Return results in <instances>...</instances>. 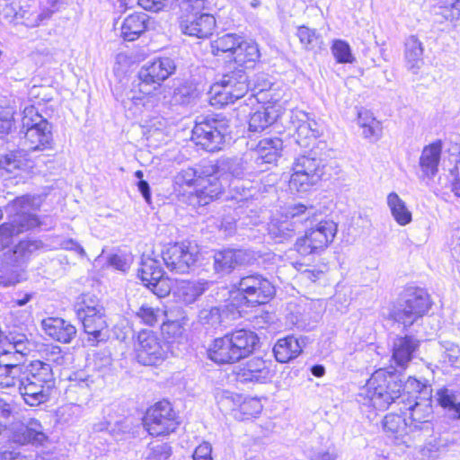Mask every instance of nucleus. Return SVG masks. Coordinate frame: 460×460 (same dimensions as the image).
Masks as SVG:
<instances>
[{
	"instance_id": "1",
	"label": "nucleus",
	"mask_w": 460,
	"mask_h": 460,
	"mask_svg": "<svg viewBox=\"0 0 460 460\" xmlns=\"http://www.w3.org/2000/svg\"><path fill=\"white\" fill-rule=\"evenodd\" d=\"M53 374L49 364L40 360L28 366L0 357V386H18L24 402L31 406L45 402L53 386Z\"/></svg>"
},
{
	"instance_id": "2",
	"label": "nucleus",
	"mask_w": 460,
	"mask_h": 460,
	"mask_svg": "<svg viewBox=\"0 0 460 460\" xmlns=\"http://www.w3.org/2000/svg\"><path fill=\"white\" fill-rule=\"evenodd\" d=\"M222 172L219 164L209 163L200 171L192 167L182 169L176 176L178 199L193 209L205 207L224 193Z\"/></svg>"
},
{
	"instance_id": "3",
	"label": "nucleus",
	"mask_w": 460,
	"mask_h": 460,
	"mask_svg": "<svg viewBox=\"0 0 460 460\" xmlns=\"http://www.w3.org/2000/svg\"><path fill=\"white\" fill-rule=\"evenodd\" d=\"M276 296V287L260 273L243 276L232 286L228 297L222 308L214 307L210 310L213 314H240L248 308H256L270 304Z\"/></svg>"
},
{
	"instance_id": "4",
	"label": "nucleus",
	"mask_w": 460,
	"mask_h": 460,
	"mask_svg": "<svg viewBox=\"0 0 460 460\" xmlns=\"http://www.w3.org/2000/svg\"><path fill=\"white\" fill-rule=\"evenodd\" d=\"M210 52L243 75L246 70L254 68L261 59L258 44L236 33H226L216 38L210 42Z\"/></svg>"
},
{
	"instance_id": "5",
	"label": "nucleus",
	"mask_w": 460,
	"mask_h": 460,
	"mask_svg": "<svg viewBox=\"0 0 460 460\" xmlns=\"http://www.w3.org/2000/svg\"><path fill=\"white\" fill-rule=\"evenodd\" d=\"M259 347V336L252 331L241 329L215 339L208 354L217 364H234L253 354Z\"/></svg>"
},
{
	"instance_id": "6",
	"label": "nucleus",
	"mask_w": 460,
	"mask_h": 460,
	"mask_svg": "<svg viewBox=\"0 0 460 460\" xmlns=\"http://www.w3.org/2000/svg\"><path fill=\"white\" fill-rule=\"evenodd\" d=\"M181 32L188 37L208 40L217 28L216 16L209 12V0H176Z\"/></svg>"
},
{
	"instance_id": "7",
	"label": "nucleus",
	"mask_w": 460,
	"mask_h": 460,
	"mask_svg": "<svg viewBox=\"0 0 460 460\" xmlns=\"http://www.w3.org/2000/svg\"><path fill=\"white\" fill-rule=\"evenodd\" d=\"M251 112L248 118V130L262 133L273 127L286 112V105L276 90H261L246 100Z\"/></svg>"
},
{
	"instance_id": "8",
	"label": "nucleus",
	"mask_w": 460,
	"mask_h": 460,
	"mask_svg": "<svg viewBox=\"0 0 460 460\" xmlns=\"http://www.w3.org/2000/svg\"><path fill=\"white\" fill-rule=\"evenodd\" d=\"M402 384L394 372L380 368L372 374L358 394L359 402L385 411L400 398Z\"/></svg>"
},
{
	"instance_id": "9",
	"label": "nucleus",
	"mask_w": 460,
	"mask_h": 460,
	"mask_svg": "<svg viewBox=\"0 0 460 460\" xmlns=\"http://www.w3.org/2000/svg\"><path fill=\"white\" fill-rule=\"evenodd\" d=\"M176 66L168 57H158L144 65L138 74V84L134 90V101H144L152 98L164 81L175 73Z\"/></svg>"
},
{
	"instance_id": "10",
	"label": "nucleus",
	"mask_w": 460,
	"mask_h": 460,
	"mask_svg": "<svg viewBox=\"0 0 460 460\" xmlns=\"http://www.w3.org/2000/svg\"><path fill=\"white\" fill-rule=\"evenodd\" d=\"M338 233L337 224L331 219H322L306 227L303 234L296 237L293 250L299 256L320 254L326 251L333 243Z\"/></svg>"
},
{
	"instance_id": "11",
	"label": "nucleus",
	"mask_w": 460,
	"mask_h": 460,
	"mask_svg": "<svg viewBox=\"0 0 460 460\" xmlns=\"http://www.w3.org/2000/svg\"><path fill=\"white\" fill-rule=\"evenodd\" d=\"M228 135L229 124L226 118L207 116L195 122L190 140L198 148L214 153L223 149Z\"/></svg>"
},
{
	"instance_id": "12",
	"label": "nucleus",
	"mask_w": 460,
	"mask_h": 460,
	"mask_svg": "<svg viewBox=\"0 0 460 460\" xmlns=\"http://www.w3.org/2000/svg\"><path fill=\"white\" fill-rule=\"evenodd\" d=\"M161 259L172 273H189L196 267L199 250L196 243L188 239L169 242L163 245Z\"/></svg>"
},
{
	"instance_id": "13",
	"label": "nucleus",
	"mask_w": 460,
	"mask_h": 460,
	"mask_svg": "<svg viewBox=\"0 0 460 460\" xmlns=\"http://www.w3.org/2000/svg\"><path fill=\"white\" fill-rule=\"evenodd\" d=\"M249 91L245 75L231 72L223 75L209 90V103L217 108L233 104L243 98Z\"/></svg>"
},
{
	"instance_id": "14",
	"label": "nucleus",
	"mask_w": 460,
	"mask_h": 460,
	"mask_svg": "<svg viewBox=\"0 0 460 460\" xmlns=\"http://www.w3.org/2000/svg\"><path fill=\"white\" fill-rule=\"evenodd\" d=\"M8 206L14 211V218L5 223L15 236L41 226V218L36 213L40 205L35 202L34 196L24 194L15 197Z\"/></svg>"
},
{
	"instance_id": "15",
	"label": "nucleus",
	"mask_w": 460,
	"mask_h": 460,
	"mask_svg": "<svg viewBox=\"0 0 460 460\" xmlns=\"http://www.w3.org/2000/svg\"><path fill=\"white\" fill-rule=\"evenodd\" d=\"M324 174L325 165L321 159L300 155L293 164L288 186L296 191H308L323 181Z\"/></svg>"
},
{
	"instance_id": "16",
	"label": "nucleus",
	"mask_w": 460,
	"mask_h": 460,
	"mask_svg": "<svg viewBox=\"0 0 460 460\" xmlns=\"http://www.w3.org/2000/svg\"><path fill=\"white\" fill-rule=\"evenodd\" d=\"M137 277L142 285L159 297L167 296L173 287L169 277L155 259L146 257L141 260Z\"/></svg>"
},
{
	"instance_id": "17",
	"label": "nucleus",
	"mask_w": 460,
	"mask_h": 460,
	"mask_svg": "<svg viewBox=\"0 0 460 460\" xmlns=\"http://www.w3.org/2000/svg\"><path fill=\"white\" fill-rule=\"evenodd\" d=\"M144 425L151 436H167L179 425L177 416L168 401H161L148 409Z\"/></svg>"
},
{
	"instance_id": "18",
	"label": "nucleus",
	"mask_w": 460,
	"mask_h": 460,
	"mask_svg": "<svg viewBox=\"0 0 460 460\" xmlns=\"http://www.w3.org/2000/svg\"><path fill=\"white\" fill-rule=\"evenodd\" d=\"M35 115L38 120L27 125L22 144L28 152L51 149L53 144L51 126L46 119L37 113Z\"/></svg>"
},
{
	"instance_id": "19",
	"label": "nucleus",
	"mask_w": 460,
	"mask_h": 460,
	"mask_svg": "<svg viewBox=\"0 0 460 460\" xmlns=\"http://www.w3.org/2000/svg\"><path fill=\"white\" fill-rule=\"evenodd\" d=\"M168 347L162 344L157 336L149 331L140 332L136 348L137 358L143 365H155L164 360Z\"/></svg>"
},
{
	"instance_id": "20",
	"label": "nucleus",
	"mask_w": 460,
	"mask_h": 460,
	"mask_svg": "<svg viewBox=\"0 0 460 460\" xmlns=\"http://www.w3.org/2000/svg\"><path fill=\"white\" fill-rule=\"evenodd\" d=\"M151 18L145 13L135 11L121 22L119 37L125 42H134L144 36L150 29Z\"/></svg>"
},
{
	"instance_id": "21",
	"label": "nucleus",
	"mask_w": 460,
	"mask_h": 460,
	"mask_svg": "<svg viewBox=\"0 0 460 460\" xmlns=\"http://www.w3.org/2000/svg\"><path fill=\"white\" fill-rule=\"evenodd\" d=\"M401 299L404 303L402 312L406 316H423L431 306L428 292L419 287H407Z\"/></svg>"
},
{
	"instance_id": "22",
	"label": "nucleus",
	"mask_w": 460,
	"mask_h": 460,
	"mask_svg": "<svg viewBox=\"0 0 460 460\" xmlns=\"http://www.w3.org/2000/svg\"><path fill=\"white\" fill-rule=\"evenodd\" d=\"M284 141L279 137L261 138L252 149L254 160L258 164L276 166L282 156Z\"/></svg>"
},
{
	"instance_id": "23",
	"label": "nucleus",
	"mask_w": 460,
	"mask_h": 460,
	"mask_svg": "<svg viewBox=\"0 0 460 460\" xmlns=\"http://www.w3.org/2000/svg\"><path fill=\"white\" fill-rule=\"evenodd\" d=\"M10 432L11 439L19 445H40L47 438L41 425L36 420H30L28 424L14 423Z\"/></svg>"
},
{
	"instance_id": "24",
	"label": "nucleus",
	"mask_w": 460,
	"mask_h": 460,
	"mask_svg": "<svg viewBox=\"0 0 460 460\" xmlns=\"http://www.w3.org/2000/svg\"><path fill=\"white\" fill-rule=\"evenodd\" d=\"M235 374L237 379L244 383H264L271 376L269 364L261 358H251Z\"/></svg>"
},
{
	"instance_id": "25",
	"label": "nucleus",
	"mask_w": 460,
	"mask_h": 460,
	"mask_svg": "<svg viewBox=\"0 0 460 460\" xmlns=\"http://www.w3.org/2000/svg\"><path fill=\"white\" fill-rule=\"evenodd\" d=\"M5 339L8 347L0 353V357H6L14 362L19 363L20 359L34 349L33 342L23 333L9 332Z\"/></svg>"
},
{
	"instance_id": "26",
	"label": "nucleus",
	"mask_w": 460,
	"mask_h": 460,
	"mask_svg": "<svg viewBox=\"0 0 460 460\" xmlns=\"http://www.w3.org/2000/svg\"><path fill=\"white\" fill-rule=\"evenodd\" d=\"M42 328L47 335L59 342L68 343L76 334V327L64 318H43Z\"/></svg>"
},
{
	"instance_id": "27",
	"label": "nucleus",
	"mask_w": 460,
	"mask_h": 460,
	"mask_svg": "<svg viewBox=\"0 0 460 460\" xmlns=\"http://www.w3.org/2000/svg\"><path fill=\"white\" fill-rule=\"evenodd\" d=\"M443 142L440 139H438L423 147L419 164L426 177H433L438 172Z\"/></svg>"
},
{
	"instance_id": "28",
	"label": "nucleus",
	"mask_w": 460,
	"mask_h": 460,
	"mask_svg": "<svg viewBox=\"0 0 460 460\" xmlns=\"http://www.w3.org/2000/svg\"><path fill=\"white\" fill-rule=\"evenodd\" d=\"M384 430L394 438L396 443H402L409 446L411 441V426L406 419L397 414H387L383 420Z\"/></svg>"
},
{
	"instance_id": "29",
	"label": "nucleus",
	"mask_w": 460,
	"mask_h": 460,
	"mask_svg": "<svg viewBox=\"0 0 460 460\" xmlns=\"http://www.w3.org/2000/svg\"><path fill=\"white\" fill-rule=\"evenodd\" d=\"M243 252L236 249H224L214 256L213 268L217 273L228 274L243 263Z\"/></svg>"
},
{
	"instance_id": "30",
	"label": "nucleus",
	"mask_w": 460,
	"mask_h": 460,
	"mask_svg": "<svg viewBox=\"0 0 460 460\" xmlns=\"http://www.w3.org/2000/svg\"><path fill=\"white\" fill-rule=\"evenodd\" d=\"M418 348L419 341L413 337L398 338L394 342L393 360L398 367L405 368Z\"/></svg>"
},
{
	"instance_id": "31",
	"label": "nucleus",
	"mask_w": 460,
	"mask_h": 460,
	"mask_svg": "<svg viewBox=\"0 0 460 460\" xmlns=\"http://www.w3.org/2000/svg\"><path fill=\"white\" fill-rule=\"evenodd\" d=\"M27 166V154L23 150H12L0 156V171L11 177L18 176Z\"/></svg>"
},
{
	"instance_id": "32",
	"label": "nucleus",
	"mask_w": 460,
	"mask_h": 460,
	"mask_svg": "<svg viewBox=\"0 0 460 460\" xmlns=\"http://www.w3.org/2000/svg\"><path fill=\"white\" fill-rule=\"evenodd\" d=\"M301 352L299 340L292 335L279 339L273 347L275 358L279 363H287L297 358Z\"/></svg>"
},
{
	"instance_id": "33",
	"label": "nucleus",
	"mask_w": 460,
	"mask_h": 460,
	"mask_svg": "<svg viewBox=\"0 0 460 460\" xmlns=\"http://www.w3.org/2000/svg\"><path fill=\"white\" fill-rule=\"evenodd\" d=\"M292 267L310 281L321 280L327 271L324 262H315L314 259L305 260V257L295 260L291 262Z\"/></svg>"
},
{
	"instance_id": "34",
	"label": "nucleus",
	"mask_w": 460,
	"mask_h": 460,
	"mask_svg": "<svg viewBox=\"0 0 460 460\" xmlns=\"http://www.w3.org/2000/svg\"><path fill=\"white\" fill-rule=\"evenodd\" d=\"M208 287V282L206 280H182L178 286L177 296L182 304L190 305L194 303Z\"/></svg>"
},
{
	"instance_id": "35",
	"label": "nucleus",
	"mask_w": 460,
	"mask_h": 460,
	"mask_svg": "<svg viewBox=\"0 0 460 460\" xmlns=\"http://www.w3.org/2000/svg\"><path fill=\"white\" fill-rule=\"evenodd\" d=\"M358 125L365 138L377 140L383 133L381 121L377 120L368 110H360L358 113Z\"/></svg>"
},
{
	"instance_id": "36",
	"label": "nucleus",
	"mask_w": 460,
	"mask_h": 460,
	"mask_svg": "<svg viewBox=\"0 0 460 460\" xmlns=\"http://www.w3.org/2000/svg\"><path fill=\"white\" fill-rule=\"evenodd\" d=\"M387 204L394 220L400 226H406L411 221V213L400 197L392 192L387 196Z\"/></svg>"
},
{
	"instance_id": "37",
	"label": "nucleus",
	"mask_w": 460,
	"mask_h": 460,
	"mask_svg": "<svg viewBox=\"0 0 460 460\" xmlns=\"http://www.w3.org/2000/svg\"><path fill=\"white\" fill-rule=\"evenodd\" d=\"M410 410V422L411 432L419 428V425L428 421L431 414V406L429 402L420 403L415 402L409 408Z\"/></svg>"
},
{
	"instance_id": "38",
	"label": "nucleus",
	"mask_w": 460,
	"mask_h": 460,
	"mask_svg": "<svg viewBox=\"0 0 460 460\" xmlns=\"http://www.w3.org/2000/svg\"><path fill=\"white\" fill-rule=\"evenodd\" d=\"M436 398L438 404L447 409L454 418L460 419V402H456V394L453 391L443 387L437 391Z\"/></svg>"
},
{
	"instance_id": "39",
	"label": "nucleus",
	"mask_w": 460,
	"mask_h": 460,
	"mask_svg": "<svg viewBox=\"0 0 460 460\" xmlns=\"http://www.w3.org/2000/svg\"><path fill=\"white\" fill-rule=\"evenodd\" d=\"M331 50L337 63L352 64L355 61L349 44L343 40H334Z\"/></svg>"
},
{
	"instance_id": "40",
	"label": "nucleus",
	"mask_w": 460,
	"mask_h": 460,
	"mask_svg": "<svg viewBox=\"0 0 460 460\" xmlns=\"http://www.w3.org/2000/svg\"><path fill=\"white\" fill-rule=\"evenodd\" d=\"M215 400L223 411H234V407L241 402V396L230 391L217 388L214 394Z\"/></svg>"
},
{
	"instance_id": "41",
	"label": "nucleus",
	"mask_w": 460,
	"mask_h": 460,
	"mask_svg": "<svg viewBox=\"0 0 460 460\" xmlns=\"http://www.w3.org/2000/svg\"><path fill=\"white\" fill-rule=\"evenodd\" d=\"M447 442L441 438H434L420 448V452L423 458L427 460H437L446 451Z\"/></svg>"
},
{
	"instance_id": "42",
	"label": "nucleus",
	"mask_w": 460,
	"mask_h": 460,
	"mask_svg": "<svg viewBox=\"0 0 460 460\" xmlns=\"http://www.w3.org/2000/svg\"><path fill=\"white\" fill-rule=\"evenodd\" d=\"M21 274L19 269L8 262L0 264V286H13L21 281Z\"/></svg>"
},
{
	"instance_id": "43",
	"label": "nucleus",
	"mask_w": 460,
	"mask_h": 460,
	"mask_svg": "<svg viewBox=\"0 0 460 460\" xmlns=\"http://www.w3.org/2000/svg\"><path fill=\"white\" fill-rule=\"evenodd\" d=\"M296 35L306 50L313 49L320 40V36L316 33V31L305 25L298 26Z\"/></svg>"
},
{
	"instance_id": "44",
	"label": "nucleus",
	"mask_w": 460,
	"mask_h": 460,
	"mask_svg": "<svg viewBox=\"0 0 460 460\" xmlns=\"http://www.w3.org/2000/svg\"><path fill=\"white\" fill-rule=\"evenodd\" d=\"M423 49L420 41L416 38H411L405 43L404 56L411 66L417 65L421 59Z\"/></svg>"
},
{
	"instance_id": "45",
	"label": "nucleus",
	"mask_w": 460,
	"mask_h": 460,
	"mask_svg": "<svg viewBox=\"0 0 460 460\" xmlns=\"http://www.w3.org/2000/svg\"><path fill=\"white\" fill-rule=\"evenodd\" d=\"M238 406V412L243 416H238L237 413H235V418H239L241 420H248L250 418L256 417L262 409L260 401L257 399H249L243 402H240Z\"/></svg>"
},
{
	"instance_id": "46",
	"label": "nucleus",
	"mask_w": 460,
	"mask_h": 460,
	"mask_svg": "<svg viewBox=\"0 0 460 460\" xmlns=\"http://www.w3.org/2000/svg\"><path fill=\"white\" fill-rule=\"evenodd\" d=\"M82 323L84 332L93 335L94 338H99L106 324L103 318H82Z\"/></svg>"
},
{
	"instance_id": "47",
	"label": "nucleus",
	"mask_w": 460,
	"mask_h": 460,
	"mask_svg": "<svg viewBox=\"0 0 460 460\" xmlns=\"http://www.w3.org/2000/svg\"><path fill=\"white\" fill-rule=\"evenodd\" d=\"M100 310L101 307L96 300L86 298L78 304L76 313L79 316H97Z\"/></svg>"
},
{
	"instance_id": "48",
	"label": "nucleus",
	"mask_w": 460,
	"mask_h": 460,
	"mask_svg": "<svg viewBox=\"0 0 460 460\" xmlns=\"http://www.w3.org/2000/svg\"><path fill=\"white\" fill-rule=\"evenodd\" d=\"M162 334L166 339H174L181 332V326L179 322L175 320H166L161 324Z\"/></svg>"
},
{
	"instance_id": "49",
	"label": "nucleus",
	"mask_w": 460,
	"mask_h": 460,
	"mask_svg": "<svg viewBox=\"0 0 460 460\" xmlns=\"http://www.w3.org/2000/svg\"><path fill=\"white\" fill-rule=\"evenodd\" d=\"M168 0H137V5L145 11L158 13L166 6Z\"/></svg>"
},
{
	"instance_id": "50",
	"label": "nucleus",
	"mask_w": 460,
	"mask_h": 460,
	"mask_svg": "<svg viewBox=\"0 0 460 460\" xmlns=\"http://www.w3.org/2000/svg\"><path fill=\"white\" fill-rule=\"evenodd\" d=\"M193 460H213L212 446L208 442L199 445L192 455Z\"/></svg>"
},
{
	"instance_id": "51",
	"label": "nucleus",
	"mask_w": 460,
	"mask_h": 460,
	"mask_svg": "<svg viewBox=\"0 0 460 460\" xmlns=\"http://www.w3.org/2000/svg\"><path fill=\"white\" fill-rule=\"evenodd\" d=\"M15 235L5 222L0 224V252L9 247Z\"/></svg>"
},
{
	"instance_id": "52",
	"label": "nucleus",
	"mask_w": 460,
	"mask_h": 460,
	"mask_svg": "<svg viewBox=\"0 0 460 460\" xmlns=\"http://www.w3.org/2000/svg\"><path fill=\"white\" fill-rule=\"evenodd\" d=\"M13 413V406L0 399V434L6 430V425Z\"/></svg>"
},
{
	"instance_id": "53",
	"label": "nucleus",
	"mask_w": 460,
	"mask_h": 460,
	"mask_svg": "<svg viewBox=\"0 0 460 460\" xmlns=\"http://www.w3.org/2000/svg\"><path fill=\"white\" fill-rule=\"evenodd\" d=\"M447 4L445 5L446 18L450 21H456L460 19V0H447Z\"/></svg>"
},
{
	"instance_id": "54",
	"label": "nucleus",
	"mask_w": 460,
	"mask_h": 460,
	"mask_svg": "<svg viewBox=\"0 0 460 460\" xmlns=\"http://www.w3.org/2000/svg\"><path fill=\"white\" fill-rule=\"evenodd\" d=\"M47 359L50 362H53L57 365H63L65 363V357L62 354V351L58 346L51 347L46 352Z\"/></svg>"
},
{
	"instance_id": "55",
	"label": "nucleus",
	"mask_w": 460,
	"mask_h": 460,
	"mask_svg": "<svg viewBox=\"0 0 460 460\" xmlns=\"http://www.w3.org/2000/svg\"><path fill=\"white\" fill-rule=\"evenodd\" d=\"M13 113L11 107L0 106V121L4 122L6 130H10L13 124Z\"/></svg>"
},
{
	"instance_id": "56",
	"label": "nucleus",
	"mask_w": 460,
	"mask_h": 460,
	"mask_svg": "<svg viewBox=\"0 0 460 460\" xmlns=\"http://www.w3.org/2000/svg\"><path fill=\"white\" fill-rule=\"evenodd\" d=\"M70 387L75 388L77 386L82 388H89L93 380L89 376H84L83 374H75L74 377H70Z\"/></svg>"
},
{
	"instance_id": "57",
	"label": "nucleus",
	"mask_w": 460,
	"mask_h": 460,
	"mask_svg": "<svg viewBox=\"0 0 460 460\" xmlns=\"http://www.w3.org/2000/svg\"><path fill=\"white\" fill-rule=\"evenodd\" d=\"M66 0H45V11L47 14L50 15L58 12L66 4Z\"/></svg>"
},
{
	"instance_id": "58",
	"label": "nucleus",
	"mask_w": 460,
	"mask_h": 460,
	"mask_svg": "<svg viewBox=\"0 0 460 460\" xmlns=\"http://www.w3.org/2000/svg\"><path fill=\"white\" fill-rule=\"evenodd\" d=\"M154 454L158 460H164L171 456V447L167 444H161L153 447Z\"/></svg>"
},
{
	"instance_id": "59",
	"label": "nucleus",
	"mask_w": 460,
	"mask_h": 460,
	"mask_svg": "<svg viewBox=\"0 0 460 460\" xmlns=\"http://www.w3.org/2000/svg\"><path fill=\"white\" fill-rule=\"evenodd\" d=\"M307 209H308V208L305 204L297 203V204H295V205L289 207L288 215L292 218L296 217H301L305 214Z\"/></svg>"
},
{
	"instance_id": "60",
	"label": "nucleus",
	"mask_w": 460,
	"mask_h": 460,
	"mask_svg": "<svg viewBox=\"0 0 460 460\" xmlns=\"http://www.w3.org/2000/svg\"><path fill=\"white\" fill-rule=\"evenodd\" d=\"M111 264L116 269L125 271L128 269V264L126 260L119 255L114 254L110 259Z\"/></svg>"
},
{
	"instance_id": "61",
	"label": "nucleus",
	"mask_w": 460,
	"mask_h": 460,
	"mask_svg": "<svg viewBox=\"0 0 460 460\" xmlns=\"http://www.w3.org/2000/svg\"><path fill=\"white\" fill-rule=\"evenodd\" d=\"M137 187L139 191L142 193L145 200L147 203H151L152 197L148 182L145 180H141L137 182Z\"/></svg>"
},
{
	"instance_id": "62",
	"label": "nucleus",
	"mask_w": 460,
	"mask_h": 460,
	"mask_svg": "<svg viewBox=\"0 0 460 460\" xmlns=\"http://www.w3.org/2000/svg\"><path fill=\"white\" fill-rule=\"evenodd\" d=\"M159 314H160V310L158 307L155 308L148 305H141V307L139 309V313H138L139 316H148V317L157 316Z\"/></svg>"
},
{
	"instance_id": "63",
	"label": "nucleus",
	"mask_w": 460,
	"mask_h": 460,
	"mask_svg": "<svg viewBox=\"0 0 460 460\" xmlns=\"http://www.w3.org/2000/svg\"><path fill=\"white\" fill-rule=\"evenodd\" d=\"M33 297L32 293H24L20 298L12 301L13 306H22Z\"/></svg>"
},
{
	"instance_id": "64",
	"label": "nucleus",
	"mask_w": 460,
	"mask_h": 460,
	"mask_svg": "<svg viewBox=\"0 0 460 460\" xmlns=\"http://www.w3.org/2000/svg\"><path fill=\"white\" fill-rule=\"evenodd\" d=\"M336 456L330 452L320 453L315 460H335Z\"/></svg>"
}]
</instances>
